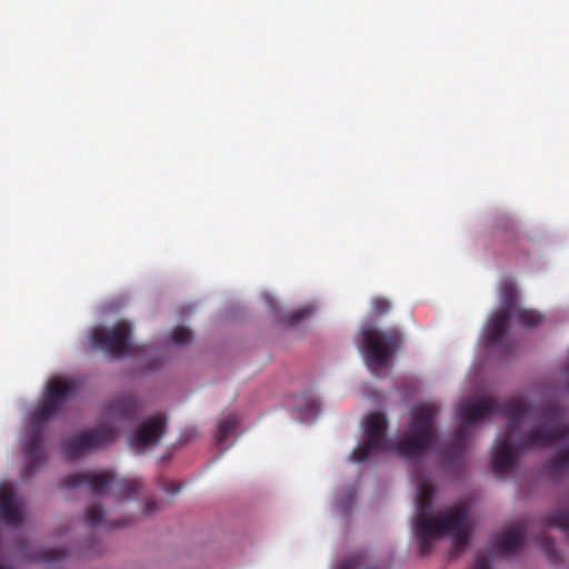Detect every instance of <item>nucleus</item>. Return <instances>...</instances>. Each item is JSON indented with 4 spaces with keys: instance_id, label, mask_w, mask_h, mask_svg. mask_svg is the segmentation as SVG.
<instances>
[{
    "instance_id": "nucleus-1",
    "label": "nucleus",
    "mask_w": 569,
    "mask_h": 569,
    "mask_svg": "<svg viewBox=\"0 0 569 569\" xmlns=\"http://www.w3.org/2000/svg\"><path fill=\"white\" fill-rule=\"evenodd\" d=\"M492 413L508 418L506 435L498 438L493 446L492 471L497 476L506 475L517 462L518 455L535 448L547 447L553 442L569 440V422L565 410L556 402H546L539 421L527 433L520 431L523 421L533 416V406L520 398L503 402L495 397L478 401H462L458 418L471 427Z\"/></svg>"
},
{
    "instance_id": "nucleus-2",
    "label": "nucleus",
    "mask_w": 569,
    "mask_h": 569,
    "mask_svg": "<svg viewBox=\"0 0 569 569\" xmlns=\"http://www.w3.org/2000/svg\"><path fill=\"white\" fill-rule=\"evenodd\" d=\"M417 485L415 533L419 540V553L427 556L432 542L441 536H451L453 547L460 551L469 543L468 508L459 505L448 509L440 518H435L433 496L436 492L432 482L425 476L416 472Z\"/></svg>"
},
{
    "instance_id": "nucleus-3",
    "label": "nucleus",
    "mask_w": 569,
    "mask_h": 569,
    "mask_svg": "<svg viewBox=\"0 0 569 569\" xmlns=\"http://www.w3.org/2000/svg\"><path fill=\"white\" fill-rule=\"evenodd\" d=\"M77 391V383L69 379H51L47 385L44 399L33 410L23 445L24 466L22 478L32 477L46 462L43 447V430L47 421L51 419Z\"/></svg>"
},
{
    "instance_id": "nucleus-4",
    "label": "nucleus",
    "mask_w": 569,
    "mask_h": 569,
    "mask_svg": "<svg viewBox=\"0 0 569 569\" xmlns=\"http://www.w3.org/2000/svg\"><path fill=\"white\" fill-rule=\"evenodd\" d=\"M438 411L432 403H419L412 410V419L407 433L398 442L391 441V447L388 450L408 461L423 457L436 440L433 426Z\"/></svg>"
},
{
    "instance_id": "nucleus-5",
    "label": "nucleus",
    "mask_w": 569,
    "mask_h": 569,
    "mask_svg": "<svg viewBox=\"0 0 569 569\" xmlns=\"http://www.w3.org/2000/svg\"><path fill=\"white\" fill-rule=\"evenodd\" d=\"M111 483H114V491L117 493L127 498H136L143 488L141 479L122 478L116 481L113 473L110 471L71 473L61 480V486L64 488L73 489L88 486L94 495L104 492Z\"/></svg>"
},
{
    "instance_id": "nucleus-6",
    "label": "nucleus",
    "mask_w": 569,
    "mask_h": 569,
    "mask_svg": "<svg viewBox=\"0 0 569 569\" xmlns=\"http://www.w3.org/2000/svg\"><path fill=\"white\" fill-rule=\"evenodd\" d=\"M362 337L363 355L368 366L383 367L389 358L400 348L402 339L398 329L386 331L375 327L365 328L360 332Z\"/></svg>"
},
{
    "instance_id": "nucleus-7",
    "label": "nucleus",
    "mask_w": 569,
    "mask_h": 569,
    "mask_svg": "<svg viewBox=\"0 0 569 569\" xmlns=\"http://www.w3.org/2000/svg\"><path fill=\"white\" fill-rule=\"evenodd\" d=\"M388 427L387 417L380 411L367 415L362 421L365 439L350 455L352 461L365 462L371 456L387 451L391 441L386 438Z\"/></svg>"
},
{
    "instance_id": "nucleus-8",
    "label": "nucleus",
    "mask_w": 569,
    "mask_h": 569,
    "mask_svg": "<svg viewBox=\"0 0 569 569\" xmlns=\"http://www.w3.org/2000/svg\"><path fill=\"white\" fill-rule=\"evenodd\" d=\"M132 328L126 320L118 321L113 327H96L90 335L91 345L114 358L128 356L132 352Z\"/></svg>"
},
{
    "instance_id": "nucleus-9",
    "label": "nucleus",
    "mask_w": 569,
    "mask_h": 569,
    "mask_svg": "<svg viewBox=\"0 0 569 569\" xmlns=\"http://www.w3.org/2000/svg\"><path fill=\"white\" fill-rule=\"evenodd\" d=\"M116 438L117 431L113 428L100 426L64 440L66 455L73 460L90 450L100 449L112 443Z\"/></svg>"
},
{
    "instance_id": "nucleus-10",
    "label": "nucleus",
    "mask_w": 569,
    "mask_h": 569,
    "mask_svg": "<svg viewBox=\"0 0 569 569\" xmlns=\"http://www.w3.org/2000/svg\"><path fill=\"white\" fill-rule=\"evenodd\" d=\"M167 418L154 415L147 418L129 437L128 442L132 448L146 449L156 446L166 432Z\"/></svg>"
},
{
    "instance_id": "nucleus-11",
    "label": "nucleus",
    "mask_w": 569,
    "mask_h": 569,
    "mask_svg": "<svg viewBox=\"0 0 569 569\" xmlns=\"http://www.w3.org/2000/svg\"><path fill=\"white\" fill-rule=\"evenodd\" d=\"M511 312L498 310L487 322L486 343L492 350H499L503 355L511 352L512 348L506 339Z\"/></svg>"
},
{
    "instance_id": "nucleus-12",
    "label": "nucleus",
    "mask_w": 569,
    "mask_h": 569,
    "mask_svg": "<svg viewBox=\"0 0 569 569\" xmlns=\"http://www.w3.org/2000/svg\"><path fill=\"white\" fill-rule=\"evenodd\" d=\"M0 519L7 525H18L24 519L22 501L11 483H0Z\"/></svg>"
},
{
    "instance_id": "nucleus-13",
    "label": "nucleus",
    "mask_w": 569,
    "mask_h": 569,
    "mask_svg": "<svg viewBox=\"0 0 569 569\" xmlns=\"http://www.w3.org/2000/svg\"><path fill=\"white\" fill-rule=\"evenodd\" d=\"M142 409V403L133 395H123L114 398L108 406V413L112 419L133 421Z\"/></svg>"
},
{
    "instance_id": "nucleus-14",
    "label": "nucleus",
    "mask_w": 569,
    "mask_h": 569,
    "mask_svg": "<svg viewBox=\"0 0 569 569\" xmlns=\"http://www.w3.org/2000/svg\"><path fill=\"white\" fill-rule=\"evenodd\" d=\"M525 532L526 528L521 526L511 527L497 538L495 547L505 556H510L522 548Z\"/></svg>"
},
{
    "instance_id": "nucleus-15",
    "label": "nucleus",
    "mask_w": 569,
    "mask_h": 569,
    "mask_svg": "<svg viewBox=\"0 0 569 569\" xmlns=\"http://www.w3.org/2000/svg\"><path fill=\"white\" fill-rule=\"evenodd\" d=\"M511 318H513L517 323L527 329L537 328L543 321V316L540 312L523 308L515 309L511 312Z\"/></svg>"
},
{
    "instance_id": "nucleus-16",
    "label": "nucleus",
    "mask_w": 569,
    "mask_h": 569,
    "mask_svg": "<svg viewBox=\"0 0 569 569\" xmlns=\"http://www.w3.org/2000/svg\"><path fill=\"white\" fill-rule=\"evenodd\" d=\"M569 470V447L561 449L545 466V471L551 477H559Z\"/></svg>"
},
{
    "instance_id": "nucleus-17",
    "label": "nucleus",
    "mask_w": 569,
    "mask_h": 569,
    "mask_svg": "<svg viewBox=\"0 0 569 569\" xmlns=\"http://www.w3.org/2000/svg\"><path fill=\"white\" fill-rule=\"evenodd\" d=\"M470 427V425H466V422L462 421L461 426L456 430L453 443L449 449L450 460L462 457Z\"/></svg>"
},
{
    "instance_id": "nucleus-18",
    "label": "nucleus",
    "mask_w": 569,
    "mask_h": 569,
    "mask_svg": "<svg viewBox=\"0 0 569 569\" xmlns=\"http://www.w3.org/2000/svg\"><path fill=\"white\" fill-rule=\"evenodd\" d=\"M239 425V418L237 415L232 413L224 418H222L218 422V429L216 435V441L219 445H223L227 439L233 433Z\"/></svg>"
},
{
    "instance_id": "nucleus-19",
    "label": "nucleus",
    "mask_w": 569,
    "mask_h": 569,
    "mask_svg": "<svg viewBox=\"0 0 569 569\" xmlns=\"http://www.w3.org/2000/svg\"><path fill=\"white\" fill-rule=\"evenodd\" d=\"M517 298V290L511 282L502 283L500 288L501 311L512 312L515 310V302Z\"/></svg>"
},
{
    "instance_id": "nucleus-20",
    "label": "nucleus",
    "mask_w": 569,
    "mask_h": 569,
    "mask_svg": "<svg viewBox=\"0 0 569 569\" xmlns=\"http://www.w3.org/2000/svg\"><path fill=\"white\" fill-rule=\"evenodd\" d=\"M545 523L547 527L560 528L569 533V511L557 510L546 517Z\"/></svg>"
},
{
    "instance_id": "nucleus-21",
    "label": "nucleus",
    "mask_w": 569,
    "mask_h": 569,
    "mask_svg": "<svg viewBox=\"0 0 569 569\" xmlns=\"http://www.w3.org/2000/svg\"><path fill=\"white\" fill-rule=\"evenodd\" d=\"M84 517L90 527H96L103 520L104 511L100 505H92L87 508Z\"/></svg>"
},
{
    "instance_id": "nucleus-22",
    "label": "nucleus",
    "mask_w": 569,
    "mask_h": 569,
    "mask_svg": "<svg viewBox=\"0 0 569 569\" xmlns=\"http://www.w3.org/2000/svg\"><path fill=\"white\" fill-rule=\"evenodd\" d=\"M310 313H311V310L309 308H301L298 310H293L283 317L282 322L286 326H295L298 322H300L301 320L308 318L310 316Z\"/></svg>"
},
{
    "instance_id": "nucleus-23",
    "label": "nucleus",
    "mask_w": 569,
    "mask_h": 569,
    "mask_svg": "<svg viewBox=\"0 0 569 569\" xmlns=\"http://www.w3.org/2000/svg\"><path fill=\"white\" fill-rule=\"evenodd\" d=\"M192 340V332L186 327H177L172 331V341L174 345L182 346Z\"/></svg>"
},
{
    "instance_id": "nucleus-24",
    "label": "nucleus",
    "mask_w": 569,
    "mask_h": 569,
    "mask_svg": "<svg viewBox=\"0 0 569 569\" xmlns=\"http://www.w3.org/2000/svg\"><path fill=\"white\" fill-rule=\"evenodd\" d=\"M66 551L60 548H48L40 552L39 560L43 562H54L62 559Z\"/></svg>"
},
{
    "instance_id": "nucleus-25",
    "label": "nucleus",
    "mask_w": 569,
    "mask_h": 569,
    "mask_svg": "<svg viewBox=\"0 0 569 569\" xmlns=\"http://www.w3.org/2000/svg\"><path fill=\"white\" fill-rule=\"evenodd\" d=\"M371 306L376 316H382L387 313L391 308L390 301L381 297L373 298Z\"/></svg>"
},
{
    "instance_id": "nucleus-26",
    "label": "nucleus",
    "mask_w": 569,
    "mask_h": 569,
    "mask_svg": "<svg viewBox=\"0 0 569 569\" xmlns=\"http://www.w3.org/2000/svg\"><path fill=\"white\" fill-rule=\"evenodd\" d=\"M496 228H497V230L513 233L516 230V224L511 219H501V220L497 221Z\"/></svg>"
},
{
    "instance_id": "nucleus-27",
    "label": "nucleus",
    "mask_w": 569,
    "mask_h": 569,
    "mask_svg": "<svg viewBox=\"0 0 569 569\" xmlns=\"http://www.w3.org/2000/svg\"><path fill=\"white\" fill-rule=\"evenodd\" d=\"M541 547L545 549V551L548 553L550 558H552L553 555L556 553L555 543L551 538L542 537Z\"/></svg>"
},
{
    "instance_id": "nucleus-28",
    "label": "nucleus",
    "mask_w": 569,
    "mask_h": 569,
    "mask_svg": "<svg viewBox=\"0 0 569 569\" xmlns=\"http://www.w3.org/2000/svg\"><path fill=\"white\" fill-rule=\"evenodd\" d=\"M472 569H491L489 559L486 556L477 557Z\"/></svg>"
},
{
    "instance_id": "nucleus-29",
    "label": "nucleus",
    "mask_w": 569,
    "mask_h": 569,
    "mask_svg": "<svg viewBox=\"0 0 569 569\" xmlns=\"http://www.w3.org/2000/svg\"><path fill=\"white\" fill-rule=\"evenodd\" d=\"M159 510V507H158V503L150 500V501H147L144 503V507H143V513L147 515V516H151L153 515L154 512H157Z\"/></svg>"
},
{
    "instance_id": "nucleus-30",
    "label": "nucleus",
    "mask_w": 569,
    "mask_h": 569,
    "mask_svg": "<svg viewBox=\"0 0 569 569\" xmlns=\"http://www.w3.org/2000/svg\"><path fill=\"white\" fill-rule=\"evenodd\" d=\"M337 569H356V561L352 559L346 560L340 563Z\"/></svg>"
},
{
    "instance_id": "nucleus-31",
    "label": "nucleus",
    "mask_w": 569,
    "mask_h": 569,
    "mask_svg": "<svg viewBox=\"0 0 569 569\" xmlns=\"http://www.w3.org/2000/svg\"><path fill=\"white\" fill-rule=\"evenodd\" d=\"M164 490L170 495H176L179 492L180 487L176 486L174 483H170L164 487Z\"/></svg>"
},
{
    "instance_id": "nucleus-32",
    "label": "nucleus",
    "mask_w": 569,
    "mask_h": 569,
    "mask_svg": "<svg viewBox=\"0 0 569 569\" xmlns=\"http://www.w3.org/2000/svg\"><path fill=\"white\" fill-rule=\"evenodd\" d=\"M319 409V403L316 400L310 401L308 411L310 412H317Z\"/></svg>"
},
{
    "instance_id": "nucleus-33",
    "label": "nucleus",
    "mask_w": 569,
    "mask_h": 569,
    "mask_svg": "<svg viewBox=\"0 0 569 569\" xmlns=\"http://www.w3.org/2000/svg\"><path fill=\"white\" fill-rule=\"evenodd\" d=\"M0 569H3L2 566H0Z\"/></svg>"
}]
</instances>
